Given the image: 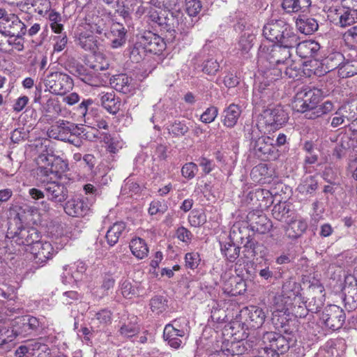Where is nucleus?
<instances>
[{"label":"nucleus","mask_w":357,"mask_h":357,"mask_svg":"<svg viewBox=\"0 0 357 357\" xmlns=\"http://www.w3.org/2000/svg\"><path fill=\"white\" fill-rule=\"evenodd\" d=\"M37 174L44 185L47 199L56 204L64 202L68 197L67 187L58 181L68 169V163L54 155L40 154L36 158Z\"/></svg>","instance_id":"nucleus-1"},{"label":"nucleus","mask_w":357,"mask_h":357,"mask_svg":"<svg viewBox=\"0 0 357 357\" xmlns=\"http://www.w3.org/2000/svg\"><path fill=\"white\" fill-rule=\"evenodd\" d=\"M263 36L275 44H295L298 34L289 24L282 20H271L263 27Z\"/></svg>","instance_id":"nucleus-2"},{"label":"nucleus","mask_w":357,"mask_h":357,"mask_svg":"<svg viewBox=\"0 0 357 357\" xmlns=\"http://www.w3.org/2000/svg\"><path fill=\"white\" fill-rule=\"evenodd\" d=\"M297 44H274L262 43L258 50L261 58L266 59L271 66L289 65L292 62L291 51Z\"/></svg>","instance_id":"nucleus-3"},{"label":"nucleus","mask_w":357,"mask_h":357,"mask_svg":"<svg viewBox=\"0 0 357 357\" xmlns=\"http://www.w3.org/2000/svg\"><path fill=\"white\" fill-rule=\"evenodd\" d=\"M259 130L256 127H252L248 132L250 146L255 154L262 160L276 158L275 147L273 146V139L268 136H259Z\"/></svg>","instance_id":"nucleus-4"},{"label":"nucleus","mask_w":357,"mask_h":357,"mask_svg":"<svg viewBox=\"0 0 357 357\" xmlns=\"http://www.w3.org/2000/svg\"><path fill=\"white\" fill-rule=\"evenodd\" d=\"M321 98V91L318 89H304L298 91L291 102L292 109L298 112L314 113Z\"/></svg>","instance_id":"nucleus-5"},{"label":"nucleus","mask_w":357,"mask_h":357,"mask_svg":"<svg viewBox=\"0 0 357 357\" xmlns=\"http://www.w3.org/2000/svg\"><path fill=\"white\" fill-rule=\"evenodd\" d=\"M301 287L293 280L285 281L282 287L281 294L275 298V304L278 311L282 312L287 306L301 303Z\"/></svg>","instance_id":"nucleus-6"},{"label":"nucleus","mask_w":357,"mask_h":357,"mask_svg":"<svg viewBox=\"0 0 357 357\" xmlns=\"http://www.w3.org/2000/svg\"><path fill=\"white\" fill-rule=\"evenodd\" d=\"M44 83L52 93L58 95L65 94L73 86L71 77L60 72H53L47 75L44 79Z\"/></svg>","instance_id":"nucleus-7"},{"label":"nucleus","mask_w":357,"mask_h":357,"mask_svg":"<svg viewBox=\"0 0 357 357\" xmlns=\"http://www.w3.org/2000/svg\"><path fill=\"white\" fill-rule=\"evenodd\" d=\"M288 120V114L280 105L269 107L264 109L261 115L262 123L270 126L272 130H277Z\"/></svg>","instance_id":"nucleus-8"},{"label":"nucleus","mask_w":357,"mask_h":357,"mask_svg":"<svg viewBox=\"0 0 357 357\" xmlns=\"http://www.w3.org/2000/svg\"><path fill=\"white\" fill-rule=\"evenodd\" d=\"M345 318V313L341 307L336 305H330L324 308L321 320L326 326L335 331L342 328Z\"/></svg>","instance_id":"nucleus-9"},{"label":"nucleus","mask_w":357,"mask_h":357,"mask_svg":"<svg viewBox=\"0 0 357 357\" xmlns=\"http://www.w3.org/2000/svg\"><path fill=\"white\" fill-rule=\"evenodd\" d=\"M10 235L12 241L19 245L33 246L40 241V233L33 227H19L16 231L8 228V236Z\"/></svg>","instance_id":"nucleus-10"},{"label":"nucleus","mask_w":357,"mask_h":357,"mask_svg":"<svg viewBox=\"0 0 357 357\" xmlns=\"http://www.w3.org/2000/svg\"><path fill=\"white\" fill-rule=\"evenodd\" d=\"M138 45L144 52L159 54L166 47V43L162 38L151 32H144L138 39Z\"/></svg>","instance_id":"nucleus-11"},{"label":"nucleus","mask_w":357,"mask_h":357,"mask_svg":"<svg viewBox=\"0 0 357 357\" xmlns=\"http://www.w3.org/2000/svg\"><path fill=\"white\" fill-rule=\"evenodd\" d=\"M16 325L18 334L23 337L36 335L43 328L40 319L30 315L19 318Z\"/></svg>","instance_id":"nucleus-12"},{"label":"nucleus","mask_w":357,"mask_h":357,"mask_svg":"<svg viewBox=\"0 0 357 357\" xmlns=\"http://www.w3.org/2000/svg\"><path fill=\"white\" fill-rule=\"evenodd\" d=\"M30 252L33 257V263L37 264L38 267L43 266L54 255V250L52 244L40 241L30 248Z\"/></svg>","instance_id":"nucleus-13"},{"label":"nucleus","mask_w":357,"mask_h":357,"mask_svg":"<svg viewBox=\"0 0 357 357\" xmlns=\"http://www.w3.org/2000/svg\"><path fill=\"white\" fill-rule=\"evenodd\" d=\"M86 21L91 32L99 35L100 38L105 37L114 24L109 17L103 15H88Z\"/></svg>","instance_id":"nucleus-14"},{"label":"nucleus","mask_w":357,"mask_h":357,"mask_svg":"<svg viewBox=\"0 0 357 357\" xmlns=\"http://www.w3.org/2000/svg\"><path fill=\"white\" fill-rule=\"evenodd\" d=\"M337 60V63L332 66V68H338L339 74L342 77H352L357 74V59H354L351 60H347L344 62H342L343 59V55L341 53L336 52L333 53L328 59L327 63L329 64V61Z\"/></svg>","instance_id":"nucleus-15"},{"label":"nucleus","mask_w":357,"mask_h":357,"mask_svg":"<svg viewBox=\"0 0 357 357\" xmlns=\"http://www.w3.org/2000/svg\"><path fill=\"white\" fill-rule=\"evenodd\" d=\"M63 209L69 216L80 218L87 214L89 206L84 198L75 196L65 203Z\"/></svg>","instance_id":"nucleus-16"},{"label":"nucleus","mask_w":357,"mask_h":357,"mask_svg":"<svg viewBox=\"0 0 357 357\" xmlns=\"http://www.w3.org/2000/svg\"><path fill=\"white\" fill-rule=\"evenodd\" d=\"M262 341L264 344L271 347L280 354H284L289 349V341L282 335L274 332H266L263 335Z\"/></svg>","instance_id":"nucleus-17"},{"label":"nucleus","mask_w":357,"mask_h":357,"mask_svg":"<svg viewBox=\"0 0 357 357\" xmlns=\"http://www.w3.org/2000/svg\"><path fill=\"white\" fill-rule=\"evenodd\" d=\"M246 202L257 207H268L273 203V197L269 190L258 188L249 192L246 196Z\"/></svg>","instance_id":"nucleus-18"},{"label":"nucleus","mask_w":357,"mask_h":357,"mask_svg":"<svg viewBox=\"0 0 357 357\" xmlns=\"http://www.w3.org/2000/svg\"><path fill=\"white\" fill-rule=\"evenodd\" d=\"M126 31L122 24L114 22L105 38L110 42L113 49L123 46L126 42Z\"/></svg>","instance_id":"nucleus-19"},{"label":"nucleus","mask_w":357,"mask_h":357,"mask_svg":"<svg viewBox=\"0 0 357 357\" xmlns=\"http://www.w3.org/2000/svg\"><path fill=\"white\" fill-rule=\"evenodd\" d=\"M296 48L297 54L303 59L314 57L320 49V45L318 43L314 40H305L300 41V38L298 36L297 44L295 47Z\"/></svg>","instance_id":"nucleus-20"},{"label":"nucleus","mask_w":357,"mask_h":357,"mask_svg":"<svg viewBox=\"0 0 357 357\" xmlns=\"http://www.w3.org/2000/svg\"><path fill=\"white\" fill-rule=\"evenodd\" d=\"M110 81L112 87L116 91L122 93L128 94L132 93L135 89V86L132 84L133 79L126 74L114 75Z\"/></svg>","instance_id":"nucleus-21"},{"label":"nucleus","mask_w":357,"mask_h":357,"mask_svg":"<svg viewBox=\"0 0 357 357\" xmlns=\"http://www.w3.org/2000/svg\"><path fill=\"white\" fill-rule=\"evenodd\" d=\"M354 283L351 282L345 287L344 303L349 311L357 309V271L354 274Z\"/></svg>","instance_id":"nucleus-22"},{"label":"nucleus","mask_w":357,"mask_h":357,"mask_svg":"<svg viewBox=\"0 0 357 357\" xmlns=\"http://www.w3.org/2000/svg\"><path fill=\"white\" fill-rule=\"evenodd\" d=\"M245 312L248 316L246 321L251 328H259L262 326L266 315L261 308L250 305L246 307Z\"/></svg>","instance_id":"nucleus-23"},{"label":"nucleus","mask_w":357,"mask_h":357,"mask_svg":"<svg viewBox=\"0 0 357 357\" xmlns=\"http://www.w3.org/2000/svg\"><path fill=\"white\" fill-rule=\"evenodd\" d=\"M241 110L238 105L230 104L222 113V122L229 128H234L240 117Z\"/></svg>","instance_id":"nucleus-24"},{"label":"nucleus","mask_w":357,"mask_h":357,"mask_svg":"<svg viewBox=\"0 0 357 357\" xmlns=\"http://www.w3.org/2000/svg\"><path fill=\"white\" fill-rule=\"evenodd\" d=\"M102 106L110 114H116L120 109L121 101L114 91L102 92L99 94Z\"/></svg>","instance_id":"nucleus-25"},{"label":"nucleus","mask_w":357,"mask_h":357,"mask_svg":"<svg viewBox=\"0 0 357 357\" xmlns=\"http://www.w3.org/2000/svg\"><path fill=\"white\" fill-rule=\"evenodd\" d=\"M272 215L275 219L287 223L294 215V213L291 210L289 204L280 202L273 206Z\"/></svg>","instance_id":"nucleus-26"},{"label":"nucleus","mask_w":357,"mask_h":357,"mask_svg":"<svg viewBox=\"0 0 357 357\" xmlns=\"http://www.w3.org/2000/svg\"><path fill=\"white\" fill-rule=\"evenodd\" d=\"M184 335V330H177V331H176L175 329L170 326H165L164 328V339L167 341L168 344L174 349H178L181 347L182 341L180 337H183Z\"/></svg>","instance_id":"nucleus-27"},{"label":"nucleus","mask_w":357,"mask_h":357,"mask_svg":"<svg viewBox=\"0 0 357 357\" xmlns=\"http://www.w3.org/2000/svg\"><path fill=\"white\" fill-rule=\"evenodd\" d=\"M295 215L287 222L286 227V234L290 238H297L307 229V223L302 220H296Z\"/></svg>","instance_id":"nucleus-28"},{"label":"nucleus","mask_w":357,"mask_h":357,"mask_svg":"<svg viewBox=\"0 0 357 357\" xmlns=\"http://www.w3.org/2000/svg\"><path fill=\"white\" fill-rule=\"evenodd\" d=\"M126 224L123 222H117L113 224L105 234L107 244L112 247L116 245L121 236L125 231Z\"/></svg>","instance_id":"nucleus-29"},{"label":"nucleus","mask_w":357,"mask_h":357,"mask_svg":"<svg viewBox=\"0 0 357 357\" xmlns=\"http://www.w3.org/2000/svg\"><path fill=\"white\" fill-rule=\"evenodd\" d=\"M311 5L310 0H283L282 7L287 13L305 12Z\"/></svg>","instance_id":"nucleus-30"},{"label":"nucleus","mask_w":357,"mask_h":357,"mask_svg":"<svg viewBox=\"0 0 357 357\" xmlns=\"http://www.w3.org/2000/svg\"><path fill=\"white\" fill-rule=\"evenodd\" d=\"M129 247L132 254L138 259H143L148 256L149 248L145 241L141 238L132 239Z\"/></svg>","instance_id":"nucleus-31"},{"label":"nucleus","mask_w":357,"mask_h":357,"mask_svg":"<svg viewBox=\"0 0 357 357\" xmlns=\"http://www.w3.org/2000/svg\"><path fill=\"white\" fill-rule=\"evenodd\" d=\"M77 44L85 51L96 52L97 49L98 41L91 32H81L77 37Z\"/></svg>","instance_id":"nucleus-32"},{"label":"nucleus","mask_w":357,"mask_h":357,"mask_svg":"<svg viewBox=\"0 0 357 357\" xmlns=\"http://www.w3.org/2000/svg\"><path fill=\"white\" fill-rule=\"evenodd\" d=\"M240 249L231 241L220 243L221 252L229 262H234L238 258Z\"/></svg>","instance_id":"nucleus-33"},{"label":"nucleus","mask_w":357,"mask_h":357,"mask_svg":"<svg viewBox=\"0 0 357 357\" xmlns=\"http://www.w3.org/2000/svg\"><path fill=\"white\" fill-rule=\"evenodd\" d=\"M296 26L299 31L310 35L318 29L319 25L314 18L303 17L296 20Z\"/></svg>","instance_id":"nucleus-34"},{"label":"nucleus","mask_w":357,"mask_h":357,"mask_svg":"<svg viewBox=\"0 0 357 357\" xmlns=\"http://www.w3.org/2000/svg\"><path fill=\"white\" fill-rule=\"evenodd\" d=\"M133 321L130 320L123 323L119 330L120 335L124 337H132L139 332V326L137 323V318L133 317Z\"/></svg>","instance_id":"nucleus-35"},{"label":"nucleus","mask_w":357,"mask_h":357,"mask_svg":"<svg viewBox=\"0 0 357 357\" xmlns=\"http://www.w3.org/2000/svg\"><path fill=\"white\" fill-rule=\"evenodd\" d=\"M250 227L254 231L259 234H266L272 227V224L270 220L265 215H259L256 218L255 220L251 223Z\"/></svg>","instance_id":"nucleus-36"},{"label":"nucleus","mask_w":357,"mask_h":357,"mask_svg":"<svg viewBox=\"0 0 357 357\" xmlns=\"http://www.w3.org/2000/svg\"><path fill=\"white\" fill-rule=\"evenodd\" d=\"M2 19L7 22H12L13 26H17L22 27V32L17 35L19 37L24 36L26 33V25L21 22L18 17L14 14H8L6 10L3 8H0V20Z\"/></svg>","instance_id":"nucleus-37"},{"label":"nucleus","mask_w":357,"mask_h":357,"mask_svg":"<svg viewBox=\"0 0 357 357\" xmlns=\"http://www.w3.org/2000/svg\"><path fill=\"white\" fill-rule=\"evenodd\" d=\"M308 311L307 305L302 301L301 298L300 303H294L291 306H287L282 312L291 313L296 317L303 318L307 314Z\"/></svg>","instance_id":"nucleus-38"},{"label":"nucleus","mask_w":357,"mask_h":357,"mask_svg":"<svg viewBox=\"0 0 357 357\" xmlns=\"http://www.w3.org/2000/svg\"><path fill=\"white\" fill-rule=\"evenodd\" d=\"M339 17L341 26H349L357 21V9L344 8V10L342 12Z\"/></svg>","instance_id":"nucleus-39"},{"label":"nucleus","mask_w":357,"mask_h":357,"mask_svg":"<svg viewBox=\"0 0 357 357\" xmlns=\"http://www.w3.org/2000/svg\"><path fill=\"white\" fill-rule=\"evenodd\" d=\"M318 187V183L314 177L310 176L307 177L303 182L298 187L301 193L311 195L314 193Z\"/></svg>","instance_id":"nucleus-40"},{"label":"nucleus","mask_w":357,"mask_h":357,"mask_svg":"<svg viewBox=\"0 0 357 357\" xmlns=\"http://www.w3.org/2000/svg\"><path fill=\"white\" fill-rule=\"evenodd\" d=\"M255 36L251 33H245L243 34L238 41V50L243 54H247L253 46V42Z\"/></svg>","instance_id":"nucleus-41"},{"label":"nucleus","mask_w":357,"mask_h":357,"mask_svg":"<svg viewBox=\"0 0 357 357\" xmlns=\"http://www.w3.org/2000/svg\"><path fill=\"white\" fill-rule=\"evenodd\" d=\"M259 243L251 236L246 238V242L243 245V254L244 257L250 259L254 257L257 255L256 249Z\"/></svg>","instance_id":"nucleus-42"},{"label":"nucleus","mask_w":357,"mask_h":357,"mask_svg":"<svg viewBox=\"0 0 357 357\" xmlns=\"http://www.w3.org/2000/svg\"><path fill=\"white\" fill-rule=\"evenodd\" d=\"M168 130L175 137H182L188 132L189 128L185 121H175L169 126Z\"/></svg>","instance_id":"nucleus-43"},{"label":"nucleus","mask_w":357,"mask_h":357,"mask_svg":"<svg viewBox=\"0 0 357 357\" xmlns=\"http://www.w3.org/2000/svg\"><path fill=\"white\" fill-rule=\"evenodd\" d=\"M31 357H50L48 346L38 342H33Z\"/></svg>","instance_id":"nucleus-44"},{"label":"nucleus","mask_w":357,"mask_h":357,"mask_svg":"<svg viewBox=\"0 0 357 357\" xmlns=\"http://www.w3.org/2000/svg\"><path fill=\"white\" fill-rule=\"evenodd\" d=\"M93 103V101L91 99L84 100L78 107V111L84 117V122L86 123H92L90 122V120L92 116V108H91V106Z\"/></svg>","instance_id":"nucleus-45"},{"label":"nucleus","mask_w":357,"mask_h":357,"mask_svg":"<svg viewBox=\"0 0 357 357\" xmlns=\"http://www.w3.org/2000/svg\"><path fill=\"white\" fill-rule=\"evenodd\" d=\"M167 301L162 296H155L150 301V307L153 312L159 314L165 310Z\"/></svg>","instance_id":"nucleus-46"},{"label":"nucleus","mask_w":357,"mask_h":357,"mask_svg":"<svg viewBox=\"0 0 357 357\" xmlns=\"http://www.w3.org/2000/svg\"><path fill=\"white\" fill-rule=\"evenodd\" d=\"M168 209L167 203L165 199L153 200L151 202L149 213L151 215L158 213L163 214Z\"/></svg>","instance_id":"nucleus-47"},{"label":"nucleus","mask_w":357,"mask_h":357,"mask_svg":"<svg viewBox=\"0 0 357 357\" xmlns=\"http://www.w3.org/2000/svg\"><path fill=\"white\" fill-rule=\"evenodd\" d=\"M1 339L3 340V344L11 342L15 337L20 336L17 331V325L9 328L6 326H0Z\"/></svg>","instance_id":"nucleus-48"},{"label":"nucleus","mask_w":357,"mask_h":357,"mask_svg":"<svg viewBox=\"0 0 357 357\" xmlns=\"http://www.w3.org/2000/svg\"><path fill=\"white\" fill-rule=\"evenodd\" d=\"M202 5L199 0H185V12L190 17L197 16L201 11Z\"/></svg>","instance_id":"nucleus-49"},{"label":"nucleus","mask_w":357,"mask_h":357,"mask_svg":"<svg viewBox=\"0 0 357 357\" xmlns=\"http://www.w3.org/2000/svg\"><path fill=\"white\" fill-rule=\"evenodd\" d=\"M189 222L193 227H200L206 222L205 213L199 211H192L189 215Z\"/></svg>","instance_id":"nucleus-50"},{"label":"nucleus","mask_w":357,"mask_h":357,"mask_svg":"<svg viewBox=\"0 0 357 357\" xmlns=\"http://www.w3.org/2000/svg\"><path fill=\"white\" fill-rule=\"evenodd\" d=\"M333 109V104L330 101H326L322 105H318L317 106V109L314 113L307 114V118L314 119L321 115L326 114L331 112Z\"/></svg>","instance_id":"nucleus-51"},{"label":"nucleus","mask_w":357,"mask_h":357,"mask_svg":"<svg viewBox=\"0 0 357 357\" xmlns=\"http://www.w3.org/2000/svg\"><path fill=\"white\" fill-rule=\"evenodd\" d=\"M43 110L47 114H59L61 112V107L59 101L54 98H49L45 103L42 105Z\"/></svg>","instance_id":"nucleus-52"},{"label":"nucleus","mask_w":357,"mask_h":357,"mask_svg":"<svg viewBox=\"0 0 357 357\" xmlns=\"http://www.w3.org/2000/svg\"><path fill=\"white\" fill-rule=\"evenodd\" d=\"M282 66H273L265 72V75L268 79V82H273L278 80L282 77L283 75Z\"/></svg>","instance_id":"nucleus-53"},{"label":"nucleus","mask_w":357,"mask_h":357,"mask_svg":"<svg viewBox=\"0 0 357 357\" xmlns=\"http://www.w3.org/2000/svg\"><path fill=\"white\" fill-rule=\"evenodd\" d=\"M218 114V109L215 106L208 107L201 115L200 120L204 123H210L215 119Z\"/></svg>","instance_id":"nucleus-54"},{"label":"nucleus","mask_w":357,"mask_h":357,"mask_svg":"<svg viewBox=\"0 0 357 357\" xmlns=\"http://www.w3.org/2000/svg\"><path fill=\"white\" fill-rule=\"evenodd\" d=\"M220 68V64L216 59H209L203 63L202 70L208 75H215Z\"/></svg>","instance_id":"nucleus-55"},{"label":"nucleus","mask_w":357,"mask_h":357,"mask_svg":"<svg viewBox=\"0 0 357 357\" xmlns=\"http://www.w3.org/2000/svg\"><path fill=\"white\" fill-rule=\"evenodd\" d=\"M176 236L179 241L188 245L191 243L193 235L190 230L181 226L176 229Z\"/></svg>","instance_id":"nucleus-56"},{"label":"nucleus","mask_w":357,"mask_h":357,"mask_svg":"<svg viewBox=\"0 0 357 357\" xmlns=\"http://www.w3.org/2000/svg\"><path fill=\"white\" fill-rule=\"evenodd\" d=\"M198 171L197 165L192 162L185 163L181 169V174L186 178H193Z\"/></svg>","instance_id":"nucleus-57"},{"label":"nucleus","mask_w":357,"mask_h":357,"mask_svg":"<svg viewBox=\"0 0 357 357\" xmlns=\"http://www.w3.org/2000/svg\"><path fill=\"white\" fill-rule=\"evenodd\" d=\"M201 261L199 255L197 252H188L185 254V266L190 269L196 268Z\"/></svg>","instance_id":"nucleus-58"},{"label":"nucleus","mask_w":357,"mask_h":357,"mask_svg":"<svg viewBox=\"0 0 357 357\" xmlns=\"http://www.w3.org/2000/svg\"><path fill=\"white\" fill-rule=\"evenodd\" d=\"M139 190V185L130 178L126 179L125 183L121 188L123 195H128L133 192L137 193Z\"/></svg>","instance_id":"nucleus-59"},{"label":"nucleus","mask_w":357,"mask_h":357,"mask_svg":"<svg viewBox=\"0 0 357 357\" xmlns=\"http://www.w3.org/2000/svg\"><path fill=\"white\" fill-rule=\"evenodd\" d=\"M54 126L57 127L59 130L64 135L68 133L75 134L74 132L76 126L74 123H70L63 120H59Z\"/></svg>","instance_id":"nucleus-60"},{"label":"nucleus","mask_w":357,"mask_h":357,"mask_svg":"<svg viewBox=\"0 0 357 357\" xmlns=\"http://www.w3.org/2000/svg\"><path fill=\"white\" fill-rule=\"evenodd\" d=\"M81 81L84 82L85 84L97 86H99L100 83V80L98 77L96 75L95 72H92L88 70V71L84 74V75L80 79Z\"/></svg>","instance_id":"nucleus-61"},{"label":"nucleus","mask_w":357,"mask_h":357,"mask_svg":"<svg viewBox=\"0 0 357 357\" xmlns=\"http://www.w3.org/2000/svg\"><path fill=\"white\" fill-rule=\"evenodd\" d=\"M121 290L122 295L126 298H131L135 294V289L132 284L128 280L122 282Z\"/></svg>","instance_id":"nucleus-62"},{"label":"nucleus","mask_w":357,"mask_h":357,"mask_svg":"<svg viewBox=\"0 0 357 357\" xmlns=\"http://www.w3.org/2000/svg\"><path fill=\"white\" fill-rule=\"evenodd\" d=\"M144 52L142 47L139 46L137 42L134 47H132L130 52V57L132 61L138 63L142 59Z\"/></svg>","instance_id":"nucleus-63"},{"label":"nucleus","mask_w":357,"mask_h":357,"mask_svg":"<svg viewBox=\"0 0 357 357\" xmlns=\"http://www.w3.org/2000/svg\"><path fill=\"white\" fill-rule=\"evenodd\" d=\"M32 342H29L27 344L21 345L17 348L15 351V355L16 357H24L26 355L31 357V350H32Z\"/></svg>","instance_id":"nucleus-64"}]
</instances>
